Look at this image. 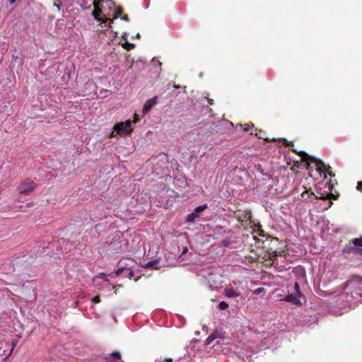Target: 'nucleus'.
I'll return each instance as SVG.
<instances>
[{
    "mask_svg": "<svg viewBox=\"0 0 362 362\" xmlns=\"http://www.w3.org/2000/svg\"><path fill=\"white\" fill-rule=\"evenodd\" d=\"M165 361L166 362H171L172 361V358H165L164 359Z\"/></svg>",
    "mask_w": 362,
    "mask_h": 362,
    "instance_id": "obj_31",
    "label": "nucleus"
},
{
    "mask_svg": "<svg viewBox=\"0 0 362 362\" xmlns=\"http://www.w3.org/2000/svg\"><path fill=\"white\" fill-rule=\"evenodd\" d=\"M228 308V304L224 301H221V303H219V304L218 305V308L221 310H226Z\"/></svg>",
    "mask_w": 362,
    "mask_h": 362,
    "instance_id": "obj_19",
    "label": "nucleus"
},
{
    "mask_svg": "<svg viewBox=\"0 0 362 362\" xmlns=\"http://www.w3.org/2000/svg\"><path fill=\"white\" fill-rule=\"evenodd\" d=\"M203 331H206L208 329L206 326H204L202 328Z\"/></svg>",
    "mask_w": 362,
    "mask_h": 362,
    "instance_id": "obj_35",
    "label": "nucleus"
},
{
    "mask_svg": "<svg viewBox=\"0 0 362 362\" xmlns=\"http://www.w3.org/2000/svg\"><path fill=\"white\" fill-rule=\"evenodd\" d=\"M122 13V11L118 12V15H120Z\"/></svg>",
    "mask_w": 362,
    "mask_h": 362,
    "instance_id": "obj_40",
    "label": "nucleus"
},
{
    "mask_svg": "<svg viewBox=\"0 0 362 362\" xmlns=\"http://www.w3.org/2000/svg\"><path fill=\"white\" fill-rule=\"evenodd\" d=\"M37 184L29 179L23 180L18 186V190L20 193L29 194L36 187Z\"/></svg>",
    "mask_w": 362,
    "mask_h": 362,
    "instance_id": "obj_4",
    "label": "nucleus"
},
{
    "mask_svg": "<svg viewBox=\"0 0 362 362\" xmlns=\"http://www.w3.org/2000/svg\"><path fill=\"white\" fill-rule=\"evenodd\" d=\"M264 134H265V132L262 130H259L258 133H256V136H258V138H259V139H262L267 141H275L274 139H270L269 138H264Z\"/></svg>",
    "mask_w": 362,
    "mask_h": 362,
    "instance_id": "obj_16",
    "label": "nucleus"
},
{
    "mask_svg": "<svg viewBox=\"0 0 362 362\" xmlns=\"http://www.w3.org/2000/svg\"><path fill=\"white\" fill-rule=\"evenodd\" d=\"M298 154L301 156L303 159H306L308 157V155L303 151H299Z\"/></svg>",
    "mask_w": 362,
    "mask_h": 362,
    "instance_id": "obj_24",
    "label": "nucleus"
},
{
    "mask_svg": "<svg viewBox=\"0 0 362 362\" xmlns=\"http://www.w3.org/2000/svg\"><path fill=\"white\" fill-rule=\"evenodd\" d=\"M222 243H223V245L225 247H227V246H228V245L230 244V241H229V240H223V241H222Z\"/></svg>",
    "mask_w": 362,
    "mask_h": 362,
    "instance_id": "obj_29",
    "label": "nucleus"
},
{
    "mask_svg": "<svg viewBox=\"0 0 362 362\" xmlns=\"http://www.w3.org/2000/svg\"><path fill=\"white\" fill-rule=\"evenodd\" d=\"M354 296V293L347 290L346 286H344L343 291L338 296L337 300V305L341 308H346V307H351L352 305H355L358 300Z\"/></svg>",
    "mask_w": 362,
    "mask_h": 362,
    "instance_id": "obj_1",
    "label": "nucleus"
},
{
    "mask_svg": "<svg viewBox=\"0 0 362 362\" xmlns=\"http://www.w3.org/2000/svg\"><path fill=\"white\" fill-rule=\"evenodd\" d=\"M100 276L105 281H108L109 282V279L107 277L106 274L105 273H100Z\"/></svg>",
    "mask_w": 362,
    "mask_h": 362,
    "instance_id": "obj_27",
    "label": "nucleus"
},
{
    "mask_svg": "<svg viewBox=\"0 0 362 362\" xmlns=\"http://www.w3.org/2000/svg\"><path fill=\"white\" fill-rule=\"evenodd\" d=\"M91 300L94 303H98L100 302V297L98 296L93 297Z\"/></svg>",
    "mask_w": 362,
    "mask_h": 362,
    "instance_id": "obj_23",
    "label": "nucleus"
},
{
    "mask_svg": "<svg viewBox=\"0 0 362 362\" xmlns=\"http://www.w3.org/2000/svg\"><path fill=\"white\" fill-rule=\"evenodd\" d=\"M245 126V132H247V131H249V129L254 128V124L252 123L247 124Z\"/></svg>",
    "mask_w": 362,
    "mask_h": 362,
    "instance_id": "obj_22",
    "label": "nucleus"
},
{
    "mask_svg": "<svg viewBox=\"0 0 362 362\" xmlns=\"http://www.w3.org/2000/svg\"><path fill=\"white\" fill-rule=\"evenodd\" d=\"M300 298H298L296 293H291L286 296L284 298L281 299V300L291 303L293 305H301L302 303Z\"/></svg>",
    "mask_w": 362,
    "mask_h": 362,
    "instance_id": "obj_7",
    "label": "nucleus"
},
{
    "mask_svg": "<svg viewBox=\"0 0 362 362\" xmlns=\"http://www.w3.org/2000/svg\"><path fill=\"white\" fill-rule=\"evenodd\" d=\"M157 96H154L152 98L147 100L142 110L143 114H147L157 104Z\"/></svg>",
    "mask_w": 362,
    "mask_h": 362,
    "instance_id": "obj_6",
    "label": "nucleus"
},
{
    "mask_svg": "<svg viewBox=\"0 0 362 362\" xmlns=\"http://www.w3.org/2000/svg\"><path fill=\"white\" fill-rule=\"evenodd\" d=\"M102 0H98V2L100 3Z\"/></svg>",
    "mask_w": 362,
    "mask_h": 362,
    "instance_id": "obj_41",
    "label": "nucleus"
},
{
    "mask_svg": "<svg viewBox=\"0 0 362 362\" xmlns=\"http://www.w3.org/2000/svg\"><path fill=\"white\" fill-rule=\"evenodd\" d=\"M294 289H295V293L298 296V298H305L304 296L302 294V293L300 291V286L298 282H295Z\"/></svg>",
    "mask_w": 362,
    "mask_h": 362,
    "instance_id": "obj_14",
    "label": "nucleus"
},
{
    "mask_svg": "<svg viewBox=\"0 0 362 362\" xmlns=\"http://www.w3.org/2000/svg\"><path fill=\"white\" fill-rule=\"evenodd\" d=\"M220 334L218 332H214V333L211 334L205 340V345L208 346L211 344L214 340L216 339L220 338Z\"/></svg>",
    "mask_w": 362,
    "mask_h": 362,
    "instance_id": "obj_9",
    "label": "nucleus"
},
{
    "mask_svg": "<svg viewBox=\"0 0 362 362\" xmlns=\"http://www.w3.org/2000/svg\"><path fill=\"white\" fill-rule=\"evenodd\" d=\"M139 119V117L135 115L134 121L129 119L125 122L116 124L111 135L112 136H115L117 135H125L129 134L133 129L132 124L137 122Z\"/></svg>",
    "mask_w": 362,
    "mask_h": 362,
    "instance_id": "obj_2",
    "label": "nucleus"
},
{
    "mask_svg": "<svg viewBox=\"0 0 362 362\" xmlns=\"http://www.w3.org/2000/svg\"><path fill=\"white\" fill-rule=\"evenodd\" d=\"M80 6H81V7H82L83 9L89 8L90 7V5L89 6H88V7L84 6L83 4H81Z\"/></svg>",
    "mask_w": 362,
    "mask_h": 362,
    "instance_id": "obj_32",
    "label": "nucleus"
},
{
    "mask_svg": "<svg viewBox=\"0 0 362 362\" xmlns=\"http://www.w3.org/2000/svg\"><path fill=\"white\" fill-rule=\"evenodd\" d=\"M198 216L199 215L193 211L187 216L186 221L189 223H193Z\"/></svg>",
    "mask_w": 362,
    "mask_h": 362,
    "instance_id": "obj_11",
    "label": "nucleus"
},
{
    "mask_svg": "<svg viewBox=\"0 0 362 362\" xmlns=\"http://www.w3.org/2000/svg\"><path fill=\"white\" fill-rule=\"evenodd\" d=\"M317 165L319 167V168H321L322 165H325L324 163L321 161V160H318L317 162Z\"/></svg>",
    "mask_w": 362,
    "mask_h": 362,
    "instance_id": "obj_30",
    "label": "nucleus"
},
{
    "mask_svg": "<svg viewBox=\"0 0 362 362\" xmlns=\"http://www.w3.org/2000/svg\"><path fill=\"white\" fill-rule=\"evenodd\" d=\"M128 274H127V276L129 279L132 278L134 276V272L132 270H127Z\"/></svg>",
    "mask_w": 362,
    "mask_h": 362,
    "instance_id": "obj_25",
    "label": "nucleus"
},
{
    "mask_svg": "<svg viewBox=\"0 0 362 362\" xmlns=\"http://www.w3.org/2000/svg\"><path fill=\"white\" fill-rule=\"evenodd\" d=\"M152 63L154 64L155 67H157L158 69L157 72L159 73L160 71V70H161L162 63L160 62H159L158 60H156L155 59H153Z\"/></svg>",
    "mask_w": 362,
    "mask_h": 362,
    "instance_id": "obj_18",
    "label": "nucleus"
},
{
    "mask_svg": "<svg viewBox=\"0 0 362 362\" xmlns=\"http://www.w3.org/2000/svg\"><path fill=\"white\" fill-rule=\"evenodd\" d=\"M351 240L355 247H362V236L357 238H353Z\"/></svg>",
    "mask_w": 362,
    "mask_h": 362,
    "instance_id": "obj_13",
    "label": "nucleus"
},
{
    "mask_svg": "<svg viewBox=\"0 0 362 362\" xmlns=\"http://www.w3.org/2000/svg\"><path fill=\"white\" fill-rule=\"evenodd\" d=\"M213 232H214V235H221L225 233V230H224L223 227L221 226H216L213 228Z\"/></svg>",
    "mask_w": 362,
    "mask_h": 362,
    "instance_id": "obj_12",
    "label": "nucleus"
},
{
    "mask_svg": "<svg viewBox=\"0 0 362 362\" xmlns=\"http://www.w3.org/2000/svg\"><path fill=\"white\" fill-rule=\"evenodd\" d=\"M173 88H178V86L174 84V85H173Z\"/></svg>",
    "mask_w": 362,
    "mask_h": 362,
    "instance_id": "obj_38",
    "label": "nucleus"
},
{
    "mask_svg": "<svg viewBox=\"0 0 362 362\" xmlns=\"http://www.w3.org/2000/svg\"><path fill=\"white\" fill-rule=\"evenodd\" d=\"M122 20H124V21H128V18H127V16H123V17L122 18Z\"/></svg>",
    "mask_w": 362,
    "mask_h": 362,
    "instance_id": "obj_33",
    "label": "nucleus"
},
{
    "mask_svg": "<svg viewBox=\"0 0 362 362\" xmlns=\"http://www.w3.org/2000/svg\"><path fill=\"white\" fill-rule=\"evenodd\" d=\"M264 288H257L256 289H255L252 293L253 294L255 295H258V294H260L262 292L264 291Z\"/></svg>",
    "mask_w": 362,
    "mask_h": 362,
    "instance_id": "obj_21",
    "label": "nucleus"
},
{
    "mask_svg": "<svg viewBox=\"0 0 362 362\" xmlns=\"http://www.w3.org/2000/svg\"><path fill=\"white\" fill-rule=\"evenodd\" d=\"M143 267L151 269H158L161 267L160 264V258L149 261L148 262L142 265Z\"/></svg>",
    "mask_w": 362,
    "mask_h": 362,
    "instance_id": "obj_8",
    "label": "nucleus"
},
{
    "mask_svg": "<svg viewBox=\"0 0 362 362\" xmlns=\"http://www.w3.org/2000/svg\"><path fill=\"white\" fill-rule=\"evenodd\" d=\"M17 0H9V2L11 4H13L14 2H16Z\"/></svg>",
    "mask_w": 362,
    "mask_h": 362,
    "instance_id": "obj_34",
    "label": "nucleus"
},
{
    "mask_svg": "<svg viewBox=\"0 0 362 362\" xmlns=\"http://www.w3.org/2000/svg\"><path fill=\"white\" fill-rule=\"evenodd\" d=\"M208 207L207 204H204L202 205H200V206H197L194 209V211L197 214L199 215V213L203 211L204 210H205L206 208Z\"/></svg>",
    "mask_w": 362,
    "mask_h": 362,
    "instance_id": "obj_17",
    "label": "nucleus"
},
{
    "mask_svg": "<svg viewBox=\"0 0 362 362\" xmlns=\"http://www.w3.org/2000/svg\"><path fill=\"white\" fill-rule=\"evenodd\" d=\"M357 189L362 192V182H358Z\"/></svg>",
    "mask_w": 362,
    "mask_h": 362,
    "instance_id": "obj_28",
    "label": "nucleus"
},
{
    "mask_svg": "<svg viewBox=\"0 0 362 362\" xmlns=\"http://www.w3.org/2000/svg\"><path fill=\"white\" fill-rule=\"evenodd\" d=\"M209 103L210 104H212V103H212V100H209Z\"/></svg>",
    "mask_w": 362,
    "mask_h": 362,
    "instance_id": "obj_39",
    "label": "nucleus"
},
{
    "mask_svg": "<svg viewBox=\"0 0 362 362\" xmlns=\"http://www.w3.org/2000/svg\"><path fill=\"white\" fill-rule=\"evenodd\" d=\"M125 270H126V271H127V270H129V269H128V268H127V267H121V268H119V269H117L115 271V274H116L117 276H119V275H120L121 274H122V273H123V272H124V271H125Z\"/></svg>",
    "mask_w": 362,
    "mask_h": 362,
    "instance_id": "obj_20",
    "label": "nucleus"
},
{
    "mask_svg": "<svg viewBox=\"0 0 362 362\" xmlns=\"http://www.w3.org/2000/svg\"><path fill=\"white\" fill-rule=\"evenodd\" d=\"M280 140H281V141L284 142V144L286 146H291V145H293V142H292V141H291V142H289V143H288V142L285 139H280Z\"/></svg>",
    "mask_w": 362,
    "mask_h": 362,
    "instance_id": "obj_26",
    "label": "nucleus"
},
{
    "mask_svg": "<svg viewBox=\"0 0 362 362\" xmlns=\"http://www.w3.org/2000/svg\"><path fill=\"white\" fill-rule=\"evenodd\" d=\"M187 248H184L182 253L185 254V252H187Z\"/></svg>",
    "mask_w": 362,
    "mask_h": 362,
    "instance_id": "obj_36",
    "label": "nucleus"
},
{
    "mask_svg": "<svg viewBox=\"0 0 362 362\" xmlns=\"http://www.w3.org/2000/svg\"><path fill=\"white\" fill-rule=\"evenodd\" d=\"M121 357V354L118 351H115L112 354H109L105 358L107 360H110V358H114L115 359H119Z\"/></svg>",
    "mask_w": 362,
    "mask_h": 362,
    "instance_id": "obj_15",
    "label": "nucleus"
},
{
    "mask_svg": "<svg viewBox=\"0 0 362 362\" xmlns=\"http://www.w3.org/2000/svg\"><path fill=\"white\" fill-rule=\"evenodd\" d=\"M224 294L228 298L237 297L240 295V293L236 292L231 288H225Z\"/></svg>",
    "mask_w": 362,
    "mask_h": 362,
    "instance_id": "obj_10",
    "label": "nucleus"
},
{
    "mask_svg": "<svg viewBox=\"0 0 362 362\" xmlns=\"http://www.w3.org/2000/svg\"><path fill=\"white\" fill-rule=\"evenodd\" d=\"M342 253L348 258L349 256L351 255H356V253L362 254V247H355L351 243V240H350L349 243L346 244L343 247Z\"/></svg>",
    "mask_w": 362,
    "mask_h": 362,
    "instance_id": "obj_5",
    "label": "nucleus"
},
{
    "mask_svg": "<svg viewBox=\"0 0 362 362\" xmlns=\"http://www.w3.org/2000/svg\"><path fill=\"white\" fill-rule=\"evenodd\" d=\"M345 286L346 289L350 291L358 300L362 297V279H356L348 281Z\"/></svg>",
    "mask_w": 362,
    "mask_h": 362,
    "instance_id": "obj_3",
    "label": "nucleus"
},
{
    "mask_svg": "<svg viewBox=\"0 0 362 362\" xmlns=\"http://www.w3.org/2000/svg\"><path fill=\"white\" fill-rule=\"evenodd\" d=\"M186 349H187V353H189V346H187L186 347Z\"/></svg>",
    "mask_w": 362,
    "mask_h": 362,
    "instance_id": "obj_37",
    "label": "nucleus"
}]
</instances>
